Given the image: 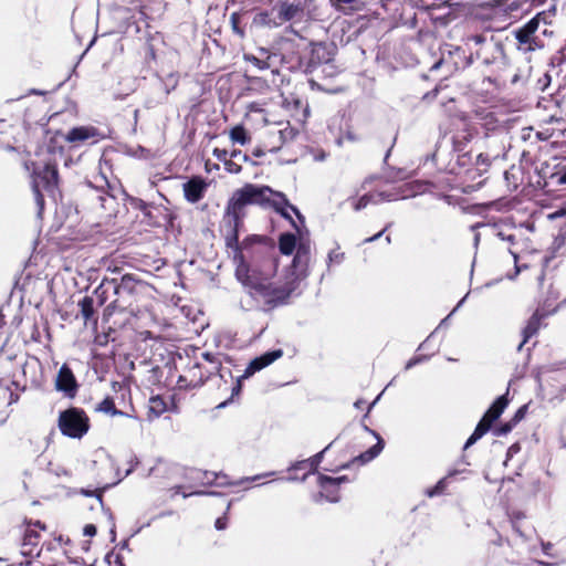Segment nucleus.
I'll use <instances>...</instances> for the list:
<instances>
[{
	"label": "nucleus",
	"instance_id": "nucleus-1",
	"mask_svg": "<svg viewBox=\"0 0 566 566\" xmlns=\"http://www.w3.org/2000/svg\"><path fill=\"white\" fill-rule=\"evenodd\" d=\"M251 206L271 207L281 217L289 220L297 231L298 227L289 209L295 213L301 223H304L303 214L295 206L290 203L283 192L273 190L265 185L245 182L242 187L233 190L227 200L221 221L226 245L234 252L235 258L242 259L244 251L250 256L259 253L273 255L275 252L273 239L266 235L251 234L244 238L242 242L239 241L240 231L244 227V219L248 217V209Z\"/></svg>",
	"mask_w": 566,
	"mask_h": 566
},
{
	"label": "nucleus",
	"instance_id": "nucleus-2",
	"mask_svg": "<svg viewBox=\"0 0 566 566\" xmlns=\"http://www.w3.org/2000/svg\"><path fill=\"white\" fill-rule=\"evenodd\" d=\"M507 240L511 243L509 251L514 258L515 272L536 269L538 285L543 287L545 271L553 255L543 254L541 251L531 248L528 239L524 238L521 232L509 234Z\"/></svg>",
	"mask_w": 566,
	"mask_h": 566
},
{
	"label": "nucleus",
	"instance_id": "nucleus-3",
	"mask_svg": "<svg viewBox=\"0 0 566 566\" xmlns=\"http://www.w3.org/2000/svg\"><path fill=\"white\" fill-rule=\"evenodd\" d=\"M549 18V12L541 11L512 31L517 51L526 54L545 48L546 38L553 34V31L547 28L551 24Z\"/></svg>",
	"mask_w": 566,
	"mask_h": 566
},
{
	"label": "nucleus",
	"instance_id": "nucleus-4",
	"mask_svg": "<svg viewBox=\"0 0 566 566\" xmlns=\"http://www.w3.org/2000/svg\"><path fill=\"white\" fill-rule=\"evenodd\" d=\"M297 287L293 275H284L279 281H258L251 285L254 297L262 301L265 312L287 305Z\"/></svg>",
	"mask_w": 566,
	"mask_h": 566
},
{
	"label": "nucleus",
	"instance_id": "nucleus-5",
	"mask_svg": "<svg viewBox=\"0 0 566 566\" xmlns=\"http://www.w3.org/2000/svg\"><path fill=\"white\" fill-rule=\"evenodd\" d=\"M24 167L31 172V187L36 205L44 207V192L54 196L59 190L60 175L55 160L25 161Z\"/></svg>",
	"mask_w": 566,
	"mask_h": 566
},
{
	"label": "nucleus",
	"instance_id": "nucleus-6",
	"mask_svg": "<svg viewBox=\"0 0 566 566\" xmlns=\"http://www.w3.org/2000/svg\"><path fill=\"white\" fill-rule=\"evenodd\" d=\"M115 300L111 303L113 307L128 308L133 307L145 297L150 295L153 286L138 279L136 274H124L120 280L111 279Z\"/></svg>",
	"mask_w": 566,
	"mask_h": 566
},
{
	"label": "nucleus",
	"instance_id": "nucleus-7",
	"mask_svg": "<svg viewBox=\"0 0 566 566\" xmlns=\"http://www.w3.org/2000/svg\"><path fill=\"white\" fill-rule=\"evenodd\" d=\"M221 361H212L210 365L200 361H189L177 379V388L179 390H191L199 388L205 382L220 371Z\"/></svg>",
	"mask_w": 566,
	"mask_h": 566
},
{
	"label": "nucleus",
	"instance_id": "nucleus-8",
	"mask_svg": "<svg viewBox=\"0 0 566 566\" xmlns=\"http://www.w3.org/2000/svg\"><path fill=\"white\" fill-rule=\"evenodd\" d=\"M57 428L64 437L82 439L91 428V420L84 409L70 407L60 411Z\"/></svg>",
	"mask_w": 566,
	"mask_h": 566
},
{
	"label": "nucleus",
	"instance_id": "nucleus-9",
	"mask_svg": "<svg viewBox=\"0 0 566 566\" xmlns=\"http://www.w3.org/2000/svg\"><path fill=\"white\" fill-rule=\"evenodd\" d=\"M509 391L497 397L495 401L485 411L481 420L478 422L473 433L467 440L464 448H469L481 439L493 426V423L501 417L505 408L509 406Z\"/></svg>",
	"mask_w": 566,
	"mask_h": 566
},
{
	"label": "nucleus",
	"instance_id": "nucleus-10",
	"mask_svg": "<svg viewBox=\"0 0 566 566\" xmlns=\"http://www.w3.org/2000/svg\"><path fill=\"white\" fill-rule=\"evenodd\" d=\"M297 135V129L292 127L287 122L285 127L270 128L269 137L274 138V143H268L266 139H262L261 144L255 147L252 151L254 157H262L268 153H275L282 148L286 142H291Z\"/></svg>",
	"mask_w": 566,
	"mask_h": 566
},
{
	"label": "nucleus",
	"instance_id": "nucleus-11",
	"mask_svg": "<svg viewBox=\"0 0 566 566\" xmlns=\"http://www.w3.org/2000/svg\"><path fill=\"white\" fill-rule=\"evenodd\" d=\"M552 304H547V301H542L538 307L535 310L533 315L527 319L525 327L522 329V342L517 346V350L521 352L523 346L535 336L542 327V322L555 313V308H551Z\"/></svg>",
	"mask_w": 566,
	"mask_h": 566
},
{
	"label": "nucleus",
	"instance_id": "nucleus-12",
	"mask_svg": "<svg viewBox=\"0 0 566 566\" xmlns=\"http://www.w3.org/2000/svg\"><path fill=\"white\" fill-rule=\"evenodd\" d=\"M146 219V222L151 227H165L172 224L174 216L170 210L164 206H155L139 200L136 206Z\"/></svg>",
	"mask_w": 566,
	"mask_h": 566
},
{
	"label": "nucleus",
	"instance_id": "nucleus-13",
	"mask_svg": "<svg viewBox=\"0 0 566 566\" xmlns=\"http://www.w3.org/2000/svg\"><path fill=\"white\" fill-rule=\"evenodd\" d=\"M250 87L260 93L279 90L284 83V75L279 70H270L261 76H253L249 81Z\"/></svg>",
	"mask_w": 566,
	"mask_h": 566
},
{
	"label": "nucleus",
	"instance_id": "nucleus-14",
	"mask_svg": "<svg viewBox=\"0 0 566 566\" xmlns=\"http://www.w3.org/2000/svg\"><path fill=\"white\" fill-rule=\"evenodd\" d=\"M102 138V134L95 126H78L70 129L64 139L74 146H81L86 143L95 144Z\"/></svg>",
	"mask_w": 566,
	"mask_h": 566
},
{
	"label": "nucleus",
	"instance_id": "nucleus-15",
	"mask_svg": "<svg viewBox=\"0 0 566 566\" xmlns=\"http://www.w3.org/2000/svg\"><path fill=\"white\" fill-rule=\"evenodd\" d=\"M55 388L59 391H62L67 398H75L78 391L77 380L72 371V369L63 364L59 369L56 379H55Z\"/></svg>",
	"mask_w": 566,
	"mask_h": 566
},
{
	"label": "nucleus",
	"instance_id": "nucleus-16",
	"mask_svg": "<svg viewBox=\"0 0 566 566\" xmlns=\"http://www.w3.org/2000/svg\"><path fill=\"white\" fill-rule=\"evenodd\" d=\"M209 182L201 176L190 177L184 185L182 191L186 201L197 203L206 196Z\"/></svg>",
	"mask_w": 566,
	"mask_h": 566
},
{
	"label": "nucleus",
	"instance_id": "nucleus-17",
	"mask_svg": "<svg viewBox=\"0 0 566 566\" xmlns=\"http://www.w3.org/2000/svg\"><path fill=\"white\" fill-rule=\"evenodd\" d=\"M377 438V442L370 447L367 451L352 459V461L340 462L339 464H331L325 468L326 471L336 472L339 469L348 468L349 462H359V464H366L374 460L384 449L385 442L375 431H370Z\"/></svg>",
	"mask_w": 566,
	"mask_h": 566
},
{
	"label": "nucleus",
	"instance_id": "nucleus-18",
	"mask_svg": "<svg viewBox=\"0 0 566 566\" xmlns=\"http://www.w3.org/2000/svg\"><path fill=\"white\" fill-rule=\"evenodd\" d=\"M283 107L291 113V117L296 124H304L310 116L308 104L298 96L291 94L283 98Z\"/></svg>",
	"mask_w": 566,
	"mask_h": 566
},
{
	"label": "nucleus",
	"instance_id": "nucleus-19",
	"mask_svg": "<svg viewBox=\"0 0 566 566\" xmlns=\"http://www.w3.org/2000/svg\"><path fill=\"white\" fill-rule=\"evenodd\" d=\"M283 349H274L266 352L255 358H253L247 368L243 371V378H249L253 376L255 373L262 370L263 368L270 366L275 360L280 359L283 356Z\"/></svg>",
	"mask_w": 566,
	"mask_h": 566
},
{
	"label": "nucleus",
	"instance_id": "nucleus-20",
	"mask_svg": "<svg viewBox=\"0 0 566 566\" xmlns=\"http://www.w3.org/2000/svg\"><path fill=\"white\" fill-rule=\"evenodd\" d=\"M283 349H274L266 352L255 358H253L247 368L243 371V378H249L253 376L255 373L262 370L263 368L270 366L275 360L280 359L283 356Z\"/></svg>",
	"mask_w": 566,
	"mask_h": 566
},
{
	"label": "nucleus",
	"instance_id": "nucleus-21",
	"mask_svg": "<svg viewBox=\"0 0 566 566\" xmlns=\"http://www.w3.org/2000/svg\"><path fill=\"white\" fill-rule=\"evenodd\" d=\"M353 480L354 478H349L348 475H340L336 478L323 473H318L317 475L318 486L328 493L340 491L343 485L349 484Z\"/></svg>",
	"mask_w": 566,
	"mask_h": 566
},
{
	"label": "nucleus",
	"instance_id": "nucleus-22",
	"mask_svg": "<svg viewBox=\"0 0 566 566\" xmlns=\"http://www.w3.org/2000/svg\"><path fill=\"white\" fill-rule=\"evenodd\" d=\"M311 256L295 254L290 268L284 275H293L296 277V283L308 276V265Z\"/></svg>",
	"mask_w": 566,
	"mask_h": 566
},
{
	"label": "nucleus",
	"instance_id": "nucleus-23",
	"mask_svg": "<svg viewBox=\"0 0 566 566\" xmlns=\"http://www.w3.org/2000/svg\"><path fill=\"white\" fill-rule=\"evenodd\" d=\"M39 538L40 534L36 531L28 528L24 533L23 541L21 544V555L25 557L39 556Z\"/></svg>",
	"mask_w": 566,
	"mask_h": 566
},
{
	"label": "nucleus",
	"instance_id": "nucleus-24",
	"mask_svg": "<svg viewBox=\"0 0 566 566\" xmlns=\"http://www.w3.org/2000/svg\"><path fill=\"white\" fill-rule=\"evenodd\" d=\"M80 314L84 319L85 325L93 323L95 326L97 325V315L94 307V298L90 295H85L82 300L78 301Z\"/></svg>",
	"mask_w": 566,
	"mask_h": 566
},
{
	"label": "nucleus",
	"instance_id": "nucleus-25",
	"mask_svg": "<svg viewBox=\"0 0 566 566\" xmlns=\"http://www.w3.org/2000/svg\"><path fill=\"white\" fill-rule=\"evenodd\" d=\"M460 474L461 473L458 471L449 473L447 476L438 481L433 488L428 489L426 494L430 496L442 494L444 491H447L449 485L465 480L463 476H460Z\"/></svg>",
	"mask_w": 566,
	"mask_h": 566
},
{
	"label": "nucleus",
	"instance_id": "nucleus-26",
	"mask_svg": "<svg viewBox=\"0 0 566 566\" xmlns=\"http://www.w3.org/2000/svg\"><path fill=\"white\" fill-rule=\"evenodd\" d=\"M303 14L301 3L282 2L279 7L277 18L281 22H287Z\"/></svg>",
	"mask_w": 566,
	"mask_h": 566
},
{
	"label": "nucleus",
	"instance_id": "nucleus-27",
	"mask_svg": "<svg viewBox=\"0 0 566 566\" xmlns=\"http://www.w3.org/2000/svg\"><path fill=\"white\" fill-rule=\"evenodd\" d=\"M333 443L334 442H331L322 451L314 454L310 459L301 461V465L303 469V476H307L308 474L315 473L317 471V468H318L319 463L322 462L324 454L327 453L332 449Z\"/></svg>",
	"mask_w": 566,
	"mask_h": 566
},
{
	"label": "nucleus",
	"instance_id": "nucleus-28",
	"mask_svg": "<svg viewBox=\"0 0 566 566\" xmlns=\"http://www.w3.org/2000/svg\"><path fill=\"white\" fill-rule=\"evenodd\" d=\"M166 411H167V402L161 396L157 395V396H151L149 398L148 419L158 418Z\"/></svg>",
	"mask_w": 566,
	"mask_h": 566
},
{
	"label": "nucleus",
	"instance_id": "nucleus-29",
	"mask_svg": "<svg viewBox=\"0 0 566 566\" xmlns=\"http://www.w3.org/2000/svg\"><path fill=\"white\" fill-rule=\"evenodd\" d=\"M369 195L373 196V205H378L385 201H394L402 198L400 191L397 188L375 190L370 191Z\"/></svg>",
	"mask_w": 566,
	"mask_h": 566
},
{
	"label": "nucleus",
	"instance_id": "nucleus-30",
	"mask_svg": "<svg viewBox=\"0 0 566 566\" xmlns=\"http://www.w3.org/2000/svg\"><path fill=\"white\" fill-rule=\"evenodd\" d=\"M296 235L291 232H283L279 237V250L283 255H291L296 248Z\"/></svg>",
	"mask_w": 566,
	"mask_h": 566
},
{
	"label": "nucleus",
	"instance_id": "nucleus-31",
	"mask_svg": "<svg viewBox=\"0 0 566 566\" xmlns=\"http://www.w3.org/2000/svg\"><path fill=\"white\" fill-rule=\"evenodd\" d=\"M326 45L324 43H316L312 45L310 63L312 65H318L324 62H328Z\"/></svg>",
	"mask_w": 566,
	"mask_h": 566
},
{
	"label": "nucleus",
	"instance_id": "nucleus-32",
	"mask_svg": "<svg viewBox=\"0 0 566 566\" xmlns=\"http://www.w3.org/2000/svg\"><path fill=\"white\" fill-rule=\"evenodd\" d=\"M95 411L103 412L112 417L124 415L123 411L116 408L114 399L109 396L105 397L99 403L96 405Z\"/></svg>",
	"mask_w": 566,
	"mask_h": 566
},
{
	"label": "nucleus",
	"instance_id": "nucleus-33",
	"mask_svg": "<svg viewBox=\"0 0 566 566\" xmlns=\"http://www.w3.org/2000/svg\"><path fill=\"white\" fill-rule=\"evenodd\" d=\"M230 138L241 145H245L250 140L247 129L242 125H237L230 130Z\"/></svg>",
	"mask_w": 566,
	"mask_h": 566
},
{
	"label": "nucleus",
	"instance_id": "nucleus-34",
	"mask_svg": "<svg viewBox=\"0 0 566 566\" xmlns=\"http://www.w3.org/2000/svg\"><path fill=\"white\" fill-rule=\"evenodd\" d=\"M113 291V284L111 283V280L104 279L102 283L95 289L94 293L98 297V304L103 305L107 300V293L108 291Z\"/></svg>",
	"mask_w": 566,
	"mask_h": 566
},
{
	"label": "nucleus",
	"instance_id": "nucleus-35",
	"mask_svg": "<svg viewBox=\"0 0 566 566\" xmlns=\"http://www.w3.org/2000/svg\"><path fill=\"white\" fill-rule=\"evenodd\" d=\"M207 483L214 484L217 486L238 484V482H231L228 480L226 474L206 473Z\"/></svg>",
	"mask_w": 566,
	"mask_h": 566
},
{
	"label": "nucleus",
	"instance_id": "nucleus-36",
	"mask_svg": "<svg viewBox=\"0 0 566 566\" xmlns=\"http://www.w3.org/2000/svg\"><path fill=\"white\" fill-rule=\"evenodd\" d=\"M352 207L355 211H359L364 208H366L368 205H373V196L368 193L363 195L359 198H352L350 199Z\"/></svg>",
	"mask_w": 566,
	"mask_h": 566
},
{
	"label": "nucleus",
	"instance_id": "nucleus-37",
	"mask_svg": "<svg viewBox=\"0 0 566 566\" xmlns=\"http://www.w3.org/2000/svg\"><path fill=\"white\" fill-rule=\"evenodd\" d=\"M287 479L294 481H303L306 479V476H303L301 461L296 462L287 470Z\"/></svg>",
	"mask_w": 566,
	"mask_h": 566
},
{
	"label": "nucleus",
	"instance_id": "nucleus-38",
	"mask_svg": "<svg viewBox=\"0 0 566 566\" xmlns=\"http://www.w3.org/2000/svg\"><path fill=\"white\" fill-rule=\"evenodd\" d=\"M345 259V253L339 248L333 249L328 253L327 265L340 264Z\"/></svg>",
	"mask_w": 566,
	"mask_h": 566
},
{
	"label": "nucleus",
	"instance_id": "nucleus-39",
	"mask_svg": "<svg viewBox=\"0 0 566 566\" xmlns=\"http://www.w3.org/2000/svg\"><path fill=\"white\" fill-rule=\"evenodd\" d=\"M230 23H231L233 32L237 33L238 35H240L241 38H243L244 36V30H243V28L240 27L241 14L238 13V12L231 13V15H230Z\"/></svg>",
	"mask_w": 566,
	"mask_h": 566
},
{
	"label": "nucleus",
	"instance_id": "nucleus-40",
	"mask_svg": "<svg viewBox=\"0 0 566 566\" xmlns=\"http://www.w3.org/2000/svg\"><path fill=\"white\" fill-rule=\"evenodd\" d=\"M516 424L510 419L509 421L501 423L493 429V433L497 437L505 436L513 430Z\"/></svg>",
	"mask_w": 566,
	"mask_h": 566
},
{
	"label": "nucleus",
	"instance_id": "nucleus-41",
	"mask_svg": "<svg viewBox=\"0 0 566 566\" xmlns=\"http://www.w3.org/2000/svg\"><path fill=\"white\" fill-rule=\"evenodd\" d=\"M91 509L92 510H101L107 521H109V522L113 521L111 511L105 510V507H104L103 497H101V496L95 497V503L91 505Z\"/></svg>",
	"mask_w": 566,
	"mask_h": 566
},
{
	"label": "nucleus",
	"instance_id": "nucleus-42",
	"mask_svg": "<svg viewBox=\"0 0 566 566\" xmlns=\"http://www.w3.org/2000/svg\"><path fill=\"white\" fill-rule=\"evenodd\" d=\"M245 61L252 63L254 66H256L261 71H268L269 70V63L264 60L258 59L254 55H245Z\"/></svg>",
	"mask_w": 566,
	"mask_h": 566
},
{
	"label": "nucleus",
	"instance_id": "nucleus-43",
	"mask_svg": "<svg viewBox=\"0 0 566 566\" xmlns=\"http://www.w3.org/2000/svg\"><path fill=\"white\" fill-rule=\"evenodd\" d=\"M223 165L229 174L238 175L242 171V166L234 161V158L230 157Z\"/></svg>",
	"mask_w": 566,
	"mask_h": 566
},
{
	"label": "nucleus",
	"instance_id": "nucleus-44",
	"mask_svg": "<svg viewBox=\"0 0 566 566\" xmlns=\"http://www.w3.org/2000/svg\"><path fill=\"white\" fill-rule=\"evenodd\" d=\"M296 253L295 254H298V255H306V256H311V244H310V241H300L298 243L296 242Z\"/></svg>",
	"mask_w": 566,
	"mask_h": 566
},
{
	"label": "nucleus",
	"instance_id": "nucleus-45",
	"mask_svg": "<svg viewBox=\"0 0 566 566\" xmlns=\"http://www.w3.org/2000/svg\"><path fill=\"white\" fill-rule=\"evenodd\" d=\"M528 405L530 403H525L515 411L514 416L511 418L513 423L517 424L521 420L525 418L528 410Z\"/></svg>",
	"mask_w": 566,
	"mask_h": 566
},
{
	"label": "nucleus",
	"instance_id": "nucleus-46",
	"mask_svg": "<svg viewBox=\"0 0 566 566\" xmlns=\"http://www.w3.org/2000/svg\"><path fill=\"white\" fill-rule=\"evenodd\" d=\"M521 137L525 142L535 143V129L533 127L523 128Z\"/></svg>",
	"mask_w": 566,
	"mask_h": 566
},
{
	"label": "nucleus",
	"instance_id": "nucleus-47",
	"mask_svg": "<svg viewBox=\"0 0 566 566\" xmlns=\"http://www.w3.org/2000/svg\"><path fill=\"white\" fill-rule=\"evenodd\" d=\"M245 378H243V374L237 378L235 384L233 385V387L231 389V399L240 396V394L242 391V381Z\"/></svg>",
	"mask_w": 566,
	"mask_h": 566
},
{
	"label": "nucleus",
	"instance_id": "nucleus-48",
	"mask_svg": "<svg viewBox=\"0 0 566 566\" xmlns=\"http://www.w3.org/2000/svg\"><path fill=\"white\" fill-rule=\"evenodd\" d=\"M485 41H486V39L483 34H472V35H468L465 39L467 44L473 42L475 45H484Z\"/></svg>",
	"mask_w": 566,
	"mask_h": 566
},
{
	"label": "nucleus",
	"instance_id": "nucleus-49",
	"mask_svg": "<svg viewBox=\"0 0 566 566\" xmlns=\"http://www.w3.org/2000/svg\"><path fill=\"white\" fill-rule=\"evenodd\" d=\"M558 293L552 289V285L549 286L548 296L544 300L547 301V304H552L551 308H555V312L557 311L558 306L555 305V303L558 300Z\"/></svg>",
	"mask_w": 566,
	"mask_h": 566
},
{
	"label": "nucleus",
	"instance_id": "nucleus-50",
	"mask_svg": "<svg viewBox=\"0 0 566 566\" xmlns=\"http://www.w3.org/2000/svg\"><path fill=\"white\" fill-rule=\"evenodd\" d=\"M391 226H392V223H391V222L387 223V224L384 227V229H382V230H380L379 232H377L376 234H374V235H371V237H369V238H366V239L364 240V243H371V242H374V241L378 240L379 238H381V237L385 234V232H386V231H388V230L390 229V227H391Z\"/></svg>",
	"mask_w": 566,
	"mask_h": 566
},
{
	"label": "nucleus",
	"instance_id": "nucleus-51",
	"mask_svg": "<svg viewBox=\"0 0 566 566\" xmlns=\"http://www.w3.org/2000/svg\"><path fill=\"white\" fill-rule=\"evenodd\" d=\"M478 166H483L484 170L491 165V159L488 154H479L476 156V163Z\"/></svg>",
	"mask_w": 566,
	"mask_h": 566
},
{
	"label": "nucleus",
	"instance_id": "nucleus-52",
	"mask_svg": "<svg viewBox=\"0 0 566 566\" xmlns=\"http://www.w3.org/2000/svg\"><path fill=\"white\" fill-rule=\"evenodd\" d=\"M108 484L102 486V488H95L94 490H85L81 489L82 495L88 496V495H102V493L107 489Z\"/></svg>",
	"mask_w": 566,
	"mask_h": 566
},
{
	"label": "nucleus",
	"instance_id": "nucleus-53",
	"mask_svg": "<svg viewBox=\"0 0 566 566\" xmlns=\"http://www.w3.org/2000/svg\"><path fill=\"white\" fill-rule=\"evenodd\" d=\"M212 154L218 160L222 161L223 164L229 159V154L228 150L226 149L214 148Z\"/></svg>",
	"mask_w": 566,
	"mask_h": 566
},
{
	"label": "nucleus",
	"instance_id": "nucleus-54",
	"mask_svg": "<svg viewBox=\"0 0 566 566\" xmlns=\"http://www.w3.org/2000/svg\"><path fill=\"white\" fill-rule=\"evenodd\" d=\"M427 359V356H421V355H417V356H413L412 358H410L408 360V363L406 364V369H410L412 368L413 366L424 361Z\"/></svg>",
	"mask_w": 566,
	"mask_h": 566
},
{
	"label": "nucleus",
	"instance_id": "nucleus-55",
	"mask_svg": "<svg viewBox=\"0 0 566 566\" xmlns=\"http://www.w3.org/2000/svg\"><path fill=\"white\" fill-rule=\"evenodd\" d=\"M94 343L97 346H106L108 344V334H97L94 338Z\"/></svg>",
	"mask_w": 566,
	"mask_h": 566
},
{
	"label": "nucleus",
	"instance_id": "nucleus-56",
	"mask_svg": "<svg viewBox=\"0 0 566 566\" xmlns=\"http://www.w3.org/2000/svg\"><path fill=\"white\" fill-rule=\"evenodd\" d=\"M552 137V134L548 133V130H544V132H541V130H535V139L536 142L537 140H547Z\"/></svg>",
	"mask_w": 566,
	"mask_h": 566
},
{
	"label": "nucleus",
	"instance_id": "nucleus-57",
	"mask_svg": "<svg viewBox=\"0 0 566 566\" xmlns=\"http://www.w3.org/2000/svg\"><path fill=\"white\" fill-rule=\"evenodd\" d=\"M203 359V364L210 365L212 361H220L213 354L211 353H203L201 355Z\"/></svg>",
	"mask_w": 566,
	"mask_h": 566
},
{
	"label": "nucleus",
	"instance_id": "nucleus-58",
	"mask_svg": "<svg viewBox=\"0 0 566 566\" xmlns=\"http://www.w3.org/2000/svg\"><path fill=\"white\" fill-rule=\"evenodd\" d=\"M83 533L85 536H94L96 534V526L94 524H86Z\"/></svg>",
	"mask_w": 566,
	"mask_h": 566
},
{
	"label": "nucleus",
	"instance_id": "nucleus-59",
	"mask_svg": "<svg viewBox=\"0 0 566 566\" xmlns=\"http://www.w3.org/2000/svg\"><path fill=\"white\" fill-rule=\"evenodd\" d=\"M182 495H191V496H195V495H221V493L219 492H213V491H195V492H190L188 494L186 493H182Z\"/></svg>",
	"mask_w": 566,
	"mask_h": 566
},
{
	"label": "nucleus",
	"instance_id": "nucleus-60",
	"mask_svg": "<svg viewBox=\"0 0 566 566\" xmlns=\"http://www.w3.org/2000/svg\"><path fill=\"white\" fill-rule=\"evenodd\" d=\"M230 157H231V158H234V159H235V158H238V157H240L243 161H248V160H249L248 155L243 154V153H242L241 150H239V149H234V150H232V151H231V154H230Z\"/></svg>",
	"mask_w": 566,
	"mask_h": 566
},
{
	"label": "nucleus",
	"instance_id": "nucleus-61",
	"mask_svg": "<svg viewBox=\"0 0 566 566\" xmlns=\"http://www.w3.org/2000/svg\"><path fill=\"white\" fill-rule=\"evenodd\" d=\"M471 159H472L471 154L470 153H464V154L459 156L458 161H459L460 165L464 166V165L469 164L471 161Z\"/></svg>",
	"mask_w": 566,
	"mask_h": 566
},
{
	"label": "nucleus",
	"instance_id": "nucleus-62",
	"mask_svg": "<svg viewBox=\"0 0 566 566\" xmlns=\"http://www.w3.org/2000/svg\"><path fill=\"white\" fill-rule=\"evenodd\" d=\"M214 525H216V528L219 531L224 530L227 527V517L222 516V517L217 518Z\"/></svg>",
	"mask_w": 566,
	"mask_h": 566
},
{
	"label": "nucleus",
	"instance_id": "nucleus-63",
	"mask_svg": "<svg viewBox=\"0 0 566 566\" xmlns=\"http://www.w3.org/2000/svg\"><path fill=\"white\" fill-rule=\"evenodd\" d=\"M555 177H556V182L558 185H565L566 184V171L563 172V174H557V175H555Z\"/></svg>",
	"mask_w": 566,
	"mask_h": 566
},
{
	"label": "nucleus",
	"instance_id": "nucleus-64",
	"mask_svg": "<svg viewBox=\"0 0 566 566\" xmlns=\"http://www.w3.org/2000/svg\"><path fill=\"white\" fill-rule=\"evenodd\" d=\"M20 396L19 394L14 392V391H10V395H9V405H12V403H15L18 402Z\"/></svg>",
	"mask_w": 566,
	"mask_h": 566
}]
</instances>
